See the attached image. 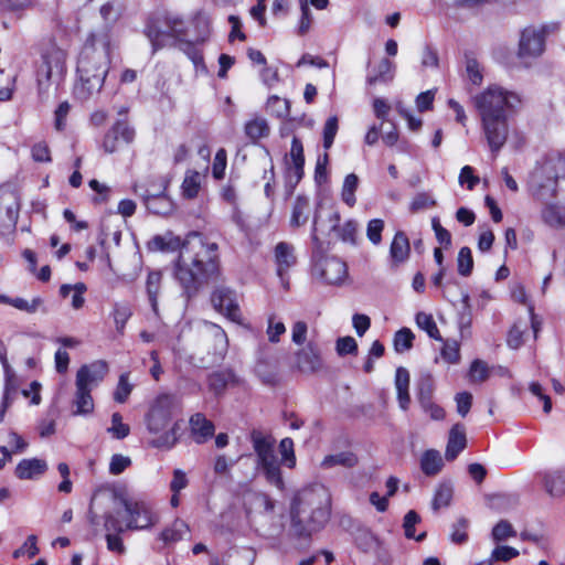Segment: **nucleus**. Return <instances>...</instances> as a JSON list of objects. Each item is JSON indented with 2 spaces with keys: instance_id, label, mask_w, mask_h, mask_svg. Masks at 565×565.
I'll use <instances>...</instances> for the list:
<instances>
[{
  "instance_id": "nucleus-56",
  "label": "nucleus",
  "mask_w": 565,
  "mask_h": 565,
  "mask_svg": "<svg viewBox=\"0 0 565 565\" xmlns=\"http://www.w3.org/2000/svg\"><path fill=\"white\" fill-rule=\"evenodd\" d=\"M338 132V118L335 116L329 117L323 127V147L329 149Z\"/></svg>"
},
{
  "instance_id": "nucleus-51",
  "label": "nucleus",
  "mask_w": 565,
  "mask_h": 565,
  "mask_svg": "<svg viewBox=\"0 0 565 565\" xmlns=\"http://www.w3.org/2000/svg\"><path fill=\"white\" fill-rule=\"evenodd\" d=\"M491 535H492L493 541L500 542V541H504L509 537H514L516 535V532L509 521L501 520L492 529Z\"/></svg>"
},
{
  "instance_id": "nucleus-26",
  "label": "nucleus",
  "mask_w": 565,
  "mask_h": 565,
  "mask_svg": "<svg viewBox=\"0 0 565 565\" xmlns=\"http://www.w3.org/2000/svg\"><path fill=\"white\" fill-rule=\"evenodd\" d=\"M161 282L162 274L160 271L153 270L148 274L146 280V292L151 306V310L157 318L160 317L158 297L161 289Z\"/></svg>"
},
{
  "instance_id": "nucleus-61",
  "label": "nucleus",
  "mask_w": 565,
  "mask_h": 565,
  "mask_svg": "<svg viewBox=\"0 0 565 565\" xmlns=\"http://www.w3.org/2000/svg\"><path fill=\"white\" fill-rule=\"evenodd\" d=\"M225 169H226V152L224 149H220L214 157V161H213V166H212V174H213L214 179H216V180L223 179Z\"/></svg>"
},
{
  "instance_id": "nucleus-44",
  "label": "nucleus",
  "mask_w": 565,
  "mask_h": 565,
  "mask_svg": "<svg viewBox=\"0 0 565 565\" xmlns=\"http://www.w3.org/2000/svg\"><path fill=\"white\" fill-rule=\"evenodd\" d=\"M131 316V310L126 303H115L113 309V317L118 332H122L128 319Z\"/></svg>"
},
{
  "instance_id": "nucleus-12",
  "label": "nucleus",
  "mask_w": 565,
  "mask_h": 565,
  "mask_svg": "<svg viewBox=\"0 0 565 565\" xmlns=\"http://www.w3.org/2000/svg\"><path fill=\"white\" fill-rule=\"evenodd\" d=\"M169 181L167 179H160L158 188L152 191L146 189L141 193V198L146 207L153 214L157 215H169L173 211V202L166 194Z\"/></svg>"
},
{
  "instance_id": "nucleus-28",
  "label": "nucleus",
  "mask_w": 565,
  "mask_h": 565,
  "mask_svg": "<svg viewBox=\"0 0 565 565\" xmlns=\"http://www.w3.org/2000/svg\"><path fill=\"white\" fill-rule=\"evenodd\" d=\"M444 467V460L438 450L428 449L420 457V469L426 476H436Z\"/></svg>"
},
{
  "instance_id": "nucleus-47",
  "label": "nucleus",
  "mask_w": 565,
  "mask_h": 565,
  "mask_svg": "<svg viewBox=\"0 0 565 565\" xmlns=\"http://www.w3.org/2000/svg\"><path fill=\"white\" fill-rule=\"evenodd\" d=\"M279 451L281 455V462L288 468L296 466V456L294 450V441L291 438H284L279 444Z\"/></svg>"
},
{
  "instance_id": "nucleus-23",
  "label": "nucleus",
  "mask_w": 565,
  "mask_h": 565,
  "mask_svg": "<svg viewBox=\"0 0 565 565\" xmlns=\"http://www.w3.org/2000/svg\"><path fill=\"white\" fill-rule=\"evenodd\" d=\"M409 381V372L405 367H397L395 372V388L398 405L403 411H407L411 404Z\"/></svg>"
},
{
  "instance_id": "nucleus-9",
  "label": "nucleus",
  "mask_w": 565,
  "mask_h": 565,
  "mask_svg": "<svg viewBox=\"0 0 565 565\" xmlns=\"http://www.w3.org/2000/svg\"><path fill=\"white\" fill-rule=\"evenodd\" d=\"M42 63L36 71L40 92L46 89L53 77H61L65 70L66 53L54 42H49L41 52Z\"/></svg>"
},
{
  "instance_id": "nucleus-10",
  "label": "nucleus",
  "mask_w": 565,
  "mask_h": 565,
  "mask_svg": "<svg viewBox=\"0 0 565 565\" xmlns=\"http://www.w3.org/2000/svg\"><path fill=\"white\" fill-rule=\"evenodd\" d=\"M126 512V523L128 530H146L156 523L154 514L149 504L142 500H135L122 494L116 495Z\"/></svg>"
},
{
  "instance_id": "nucleus-29",
  "label": "nucleus",
  "mask_w": 565,
  "mask_h": 565,
  "mask_svg": "<svg viewBox=\"0 0 565 565\" xmlns=\"http://www.w3.org/2000/svg\"><path fill=\"white\" fill-rule=\"evenodd\" d=\"M76 393L74 398V405L76 409L74 415H87L94 411V399L92 397V390L89 387L75 384Z\"/></svg>"
},
{
  "instance_id": "nucleus-48",
  "label": "nucleus",
  "mask_w": 565,
  "mask_h": 565,
  "mask_svg": "<svg viewBox=\"0 0 565 565\" xmlns=\"http://www.w3.org/2000/svg\"><path fill=\"white\" fill-rule=\"evenodd\" d=\"M298 2L301 11V17L299 20L297 33L298 35L302 36L306 33H308L311 28L312 15L308 4V0H298Z\"/></svg>"
},
{
  "instance_id": "nucleus-45",
  "label": "nucleus",
  "mask_w": 565,
  "mask_h": 565,
  "mask_svg": "<svg viewBox=\"0 0 565 565\" xmlns=\"http://www.w3.org/2000/svg\"><path fill=\"white\" fill-rule=\"evenodd\" d=\"M414 334L407 329L403 328L395 333L394 349L396 352H404L413 347Z\"/></svg>"
},
{
  "instance_id": "nucleus-58",
  "label": "nucleus",
  "mask_w": 565,
  "mask_h": 565,
  "mask_svg": "<svg viewBox=\"0 0 565 565\" xmlns=\"http://www.w3.org/2000/svg\"><path fill=\"white\" fill-rule=\"evenodd\" d=\"M335 351L339 355L355 354L358 352V343L352 337L339 338L335 342Z\"/></svg>"
},
{
  "instance_id": "nucleus-7",
  "label": "nucleus",
  "mask_w": 565,
  "mask_h": 565,
  "mask_svg": "<svg viewBox=\"0 0 565 565\" xmlns=\"http://www.w3.org/2000/svg\"><path fill=\"white\" fill-rule=\"evenodd\" d=\"M565 174V157L550 152L536 161L530 172L527 185L532 194L540 200L556 196L557 182Z\"/></svg>"
},
{
  "instance_id": "nucleus-43",
  "label": "nucleus",
  "mask_w": 565,
  "mask_h": 565,
  "mask_svg": "<svg viewBox=\"0 0 565 565\" xmlns=\"http://www.w3.org/2000/svg\"><path fill=\"white\" fill-rule=\"evenodd\" d=\"M268 110L278 118H285L289 115V102L276 95L267 99Z\"/></svg>"
},
{
  "instance_id": "nucleus-13",
  "label": "nucleus",
  "mask_w": 565,
  "mask_h": 565,
  "mask_svg": "<svg viewBox=\"0 0 565 565\" xmlns=\"http://www.w3.org/2000/svg\"><path fill=\"white\" fill-rule=\"evenodd\" d=\"M295 363L298 371L305 374H315L323 369V359L318 343L309 341L295 353Z\"/></svg>"
},
{
  "instance_id": "nucleus-5",
  "label": "nucleus",
  "mask_w": 565,
  "mask_h": 565,
  "mask_svg": "<svg viewBox=\"0 0 565 565\" xmlns=\"http://www.w3.org/2000/svg\"><path fill=\"white\" fill-rule=\"evenodd\" d=\"M328 499L323 493L303 491L291 508V527L298 536H310L329 520Z\"/></svg>"
},
{
  "instance_id": "nucleus-33",
  "label": "nucleus",
  "mask_w": 565,
  "mask_h": 565,
  "mask_svg": "<svg viewBox=\"0 0 565 565\" xmlns=\"http://www.w3.org/2000/svg\"><path fill=\"white\" fill-rule=\"evenodd\" d=\"M189 532L188 524L182 520H175L170 526L164 529L161 534L160 539L166 544L175 543Z\"/></svg>"
},
{
  "instance_id": "nucleus-59",
  "label": "nucleus",
  "mask_w": 565,
  "mask_h": 565,
  "mask_svg": "<svg viewBox=\"0 0 565 565\" xmlns=\"http://www.w3.org/2000/svg\"><path fill=\"white\" fill-rule=\"evenodd\" d=\"M518 555H519V551L516 548L511 547V546L500 545V546H497L492 551L491 557L489 559H491V562H493V561L508 562V561L516 557Z\"/></svg>"
},
{
  "instance_id": "nucleus-60",
  "label": "nucleus",
  "mask_w": 565,
  "mask_h": 565,
  "mask_svg": "<svg viewBox=\"0 0 565 565\" xmlns=\"http://www.w3.org/2000/svg\"><path fill=\"white\" fill-rule=\"evenodd\" d=\"M469 375L473 382H483L489 376L488 365L481 360H475L471 363Z\"/></svg>"
},
{
  "instance_id": "nucleus-21",
  "label": "nucleus",
  "mask_w": 565,
  "mask_h": 565,
  "mask_svg": "<svg viewBox=\"0 0 565 565\" xmlns=\"http://www.w3.org/2000/svg\"><path fill=\"white\" fill-rule=\"evenodd\" d=\"M191 433L198 444L205 443L214 434V425L203 414L196 413L190 418Z\"/></svg>"
},
{
  "instance_id": "nucleus-53",
  "label": "nucleus",
  "mask_w": 565,
  "mask_h": 565,
  "mask_svg": "<svg viewBox=\"0 0 565 565\" xmlns=\"http://www.w3.org/2000/svg\"><path fill=\"white\" fill-rule=\"evenodd\" d=\"M384 230V221L381 218H373L369 221L366 227V236L370 242L374 245H379L382 242V232Z\"/></svg>"
},
{
  "instance_id": "nucleus-4",
  "label": "nucleus",
  "mask_w": 565,
  "mask_h": 565,
  "mask_svg": "<svg viewBox=\"0 0 565 565\" xmlns=\"http://www.w3.org/2000/svg\"><path fill=\"white\" fill-rule=\"evenodd\" d=\"M181 409L180 398L170 393L159 394L146 415V427L150 434L149 445L159 449H171L178 443L180 425L172 422Z\"/></svg>"
},
{
  "instance_id": "nucleus-49",
  "label": "nucleus",
  "mask_w": 565,
  "mask_h": 565,
  "mask_svg": "<svg viewBox=\"0 0 565 565\" xmlns=\"http://www.w3.org/2000/svg\"><path fill=\"white\" fill-rule=\"evenodd\" d=\"M466 73L473 85H480L483 79L482 68L479 62L472 56H466Z\"/></svg>"
},
{
  "instance_id": "nucleus-14",
  "label": "nucleus",
  "mask_w": 565,
  "mask_h": 565,
  "mask_svg": "<svg viewBox=\"0 0 565 565\" xmlns=\"http://www.w3.org/2000/svg\"><path fill=\"white\" fill-rule=\"evenodd\" d=\"M211 301L215 310L224 315L232 321H239L241 312L233 290L226 287L216 288L211 296Z\"/></svg>"
},
{
  "instance_id": "nucleus-18",
  "label": "nucleus",
  "mask_w": 565,
  "mask_h": 565,
  "mask_svg": "<svg viewBox=\"0 0 565 565\" xmlns=\"http://www.w3.org/2000/svg\"><path fill=\"white\" fill-rule=\"evenodd\" d=\"M329 232L328 235L334 233L337 238L343 243L355 245L358 222L354 220H348L342 225L340 224V213L332 211L328 215Z\"/></svg>"
},
{
  "instance_id": "nucleus-55",
  "label": "nucleus",
  "mask_w": 565,
  "mask_h": 565,
  "mask_svg": "<svg viewBox=\"0 0 565 565\" xmlns=\"http://www.w3.org/2000/svg\"><path fill=\"white\" fill-rule=\"evenodd\" d=\"M43 306L41 297H34L31 301L17 297L13 301V307L26 313H34Z\"/></svg>"
},
{
  "instance_id": "nucleus-25",
  "label": "nucleus",
  "mask_w": 565,
  "mask_h": 565,
  "mask_svg": "<svg viewBox=\"0 0 565 565\" xmlns=\"http://www.w3.org/2000/svg\"><path fill=\"white\" fill-rule=\"evenodd\" d=\"M289 160V173L292 174L297 181H299L303 175L305 157L302 142L296 137L291 141Z\"/></svg>"
},
{
  "instance_id": "nucleus-31",
  "label": "nucleus",
  "mask_w": 565,
  "mask_h": 565,
  "mask_svg": "<svg viewBox=\"0 0 565 565\" xmlns=\"http://www.w3.org/2000/svg\"><path fill=\"white\" fill-rule=\"evenodd\" d=\"M202 175L195 170H188L181 184V195L184 199H195L201 190Z\"/></svg>"
},
{
  "instance_id": "nucleus-39",
  "label": "nucleus",
  "mask_w": 565,
  "mask_h": 565,
  "mask_svg": "<svg viewBox=\"0 0 565 565\" xmlns=\"http://www.w3.org/2000/svg\"><path fill=\"white\" fill-rule=\"evenodd\" d=\"M393 74L394 64L390 60L383 58L377 65V74L367 76L366 81L370 85H373L380 81H391L393 78Z\"/></svg>"
},
{
  "instance_id": "nucleus-46",
  "label": "nucleus",
  "mask_w": 565,
  "mask_h": 565,
  "mask_svg": "<svg viewBox=\"0 0 565 565\" xmlns=\"http://www.w3.org/2000/svg\"><path fill=\"white\" fill-rule=\"evenodd\" d=\"M434 383L430 376L422 377L417 384L416 397L419 405L433 401Z\"/></svg>"
},
{
  "instance_id": "nucleus-32",
  "label": "nucleus",
  "mask_w": 565,
  "mask_h": 565,
  "mask_svg": "<svg viewBox=\"0 0 565 565\" xmlns=\"http://www.w3.org/2000/svg\"><path fill=\"white\" fill-rule=\"evenodd\" d=\"M543 222L552 228L565 227V213L556 204H546L542 210Z\"/></svg>"
},
{
  "instance_id": "nucleus-63",
  "label": "nucleus",
  "mask_w": 565,
  "mask_h": 565,
  "mask_svg": "<svg viewBox=\"0 0 565 565\" xmlns=\"http://www.w3.org/2000/svg\"><path fill=\"white\" fill-rule=\"evenodd\" d=\"M308 324L305 321H297L291 327V341L296 345H302L307 341Z\"/></svg>"
},
{
  "instance_id": "nucleus-38",
  "label": "nucleus",
  "mask_w": 565,
  "mask_h": 565,
  "mask_svg": "<svg viewBox=\"0 0 565 565\" xmlns=\"http://www.w3.org/2000/svg\"><path fill=\"white\" fill-rule=\"evenodd\" d=\"M416 324L418 328L426 331L429 338L441 341L439 330L431 315L418 312L416 315Z\"/></svg>"
},
{
  "instance_id": "nucleus-19",
  "label": "nucleus",
  "mask_w": 565,
  "mask_h": 565,
  "mask_svg": "<svg viewBox=\"0 0 565 565\" xmlns=\"http://www.w3.org/2000/svg\"><path fill=\"white\" fill-rule=\"evenodd\" d=\"M104 527L107 532L106 541L108 550L122 553L125 547L119 535L127 530L124 523L109 512L105 514Z\"/></svg>"
},
{
  "instance_id": "nucleus-24",
  "label": "nucleus",
  "mask_w": 565,
  "mask_h": 565,
  "mask_svg": "<svg viewBox=\"0 0 565 565\" xmlns=\"http://www.w3.org/2000/svg\"><path fill=\"white\" fill-rule=\"evenodd\" d=\"M245 137L253 143L266 138L270 134V127L266 118L255 116L244 124Z\"/></svg>"
},
{
  "instance_id": "nucleus-37",
  "label": "nucleus",
  "mask_w": 565,
  "mask_h": 565,
  "mask_svg": "<svg viewBox=\"0 0 565 565\" xmlns=\"http://www.w3.org/2000/svg\"><path fill=\"white\" fill-rule=\"evenodd\" d=\"M309 201L307 199L298 198L296 200L290 224L291 226H301L308 221Z\"/></svg>"
},
{
  "instance_id": "nucleus-11",
  "label": "nucleus",
  "mask_w": 565,
  "mask_h": 565,
  "mask_svg": "<svg viewBox=\"0 0 565 565\" xmlns=\"http://www.w3.org/2000/svg\"><path fill=\"white\" fill-rule=\"evenodd\" d=\"M559 29L558 23L552 22L545 25H542L539 29L535 28H526L522 32L520 45H519V54L520 56H532L536 57L541 55L545 47V36L547 34L554 33Z\"/></svg>"
},
{
  "instance_id": "nucleus-41",
  "label": "nucleus",
  "mask_w": 565,
  "mask_h": 565,
  "mask_svg": "<svg viewBox=\"0 0 565 565\" xmlns=\"http://www.w3.org/2000/svg\"><path fill=\"white\" fill-rule=\"evenodd\" d=\"M419 521H420V518L417 514V512H415L414 510H411L405 514L403 527H404L405 536L407 539H414L416 541H423L425 539V536H426L425 533H422L419 535L415 534V525L417 523H419Z\"/></svg>"
},
{
  "instance_id": "nucleus-2",
  "label": "nucleus",
  "mask_w": 565,
  "mask_h": 565,
  "mask_svg": "<svg viewBox=\"0 0 565 565\" xmlns=\"http://www.w3.org/2000/svg\"><path fill=\"white\" fill-rule=\"evenodd\" d=\"M520 103L521 99L515 93L495 85L473 97L484 138L494 157L505 145L509 116Z\"/></svg>"
},
{
  "instance_id": "nucleus-62",
  "label": "nucleus",
  "mask_w": 565,
  "mask_h": 565,
  "mask_svg": "<svg viewBox=\"0 0 565 565\" xmlns=\"http://www.w3.org/2000/svg\"><path fill=\"white\" fill-rule=\"evenodd\" d=\"M285 332H286V327L281 321H275L274 317H270L268 319V327H267L266 333L268 335V340L271 343L279 342L280 335L284 334Z\"/></svg>"
},
{
  "instance_id": "nucleus-64",
  "label": "nucleus",
  "mask_w": 565,
  "mask_h": 565,
  "mask_svg": "<svg viewBox=\"0 0 565 565\" xmlns=\"http://www.w3.org/2000/svg\"><path fill=\"white\" fill-rule=\"evenodd\" d=\"M31 154L34 161L38 162H51V151L46 142H36L32 149Z\"/></svg>"
},
{
  "instance_id": "nucleus-50",
  "label": "nucleus",
  "mask_w": 565,
  "mask_h": 565,
  "mask_svg": "<svg viewBox=\"0 0 565 565\" xmlns=\"http://www.w3.org/2000/svg\"><path fill=\"white\" fill-rule=\"evenodd\" d=\"M107 431L116 439H124L129 435L130 428L127 424L122 423V417L119 413H114L111 415V426Z\"/></svg>"
},
{
  "instance_id": "nucleus-27",
  "label": "nucleus",
  "mask_w": 565,
  "mask_h": 565,
  "mask_svg": "<svg viewBox=\"0 0 565 565\" xmlns=\"http://www.w3.org/2000/svg\"><path fill=\"white\" fill-rule=\"evenodd\" d=\"M544 487L547 493L554 498L565 495V468L545 473Z\"/></svg>"
},
{
  "instance_id": "nucleus-22",
  "label": "nucleus",
  "mask_w": 565,
  "mask_h": 565,
  "mask_svg": "<svg viewBox=\"0 0 565 565\" xmlns=\"http://www.w3.org/2000/svg\"><path fill=\"white\" fill-rule=\"evenodd\" d=\"M47 469L44 460L32 458L21 460L15 468V476L21 480L34 479L43 475Z\"/></svg>"
},
{
  "instance_id": "nucleus-30",
  "label": "nucleus",
  "mask_w": 565,
  "mask_h": 565,
  "mask_svg": "<svg viewBox=\"0 0 565 565\" xmlns=\"http://www.w3.org/2000/svg\"><path fill=\"white\" fill-rule=\"evenodd\" d=\"M411 252L408 237L404 232H397L392 241L390 247V254L394 262L403 263L405 262Z\"/></svg>"
},
{
  "instance_id": "nucleus-1",
  "label": "nucleus",
  "mask_w": 565,
  "mask_h": 565,
  "mask_svg": "<svg viewBox=\"0 0 565 565\" xmlns=\"http://www.w3.org/2000/svg\"><path fill=\"white\" fill-rule=\"evenodd\" d=\"M151 252L179 250L173 263V277L186 300L195 297L204 284L220 274L218 245L206 242L200 234L191 233L182 241L172 232L156 235L148 242Z\"/></svg>"
},
{
  "instance_id": "nucleus-34",
  "label": "nucleus",
  "mask_w": 565,
  "mask_h": 565,
  "mask_svg": "<svg viewBox=\"0 0 565 565\" xmlns=\"http://www.w3.org/2000/svg\"><path fill=\"white\" fill-rule=\"evenodd\" d=\"M454 487L450 482H441L436 491L433 499V509L439 510L440 508L448 507L452 500Z\"/></svg>"
},
{
  "instance_id": "nucleus-40",
  "label": "nucleus",
  "mask_w": 565,
  "mask_h": 565,
  "mask_svg": "<svg viewBox=\"0 0 565 565\" xmlns=\"http://www.w3.org/2000/svg\"><path fill=\"white\" fill-rule=\"evenodd\" d=\"M457 266L458 273L463 277H468L472 273L473 259L469 247L463 246L460 248L457 257Z\"/></svg>"
},
{
  "instance_id": "nucleus-20",
  "label": "nucleus",
  "mask_w": 565,
  "mask_h": 565,
  "mask_svg": "<svg viewBox=\"0 0 565 565\" xmlns=\"http://www.w3.org/2000/svg\"><path fill=\"white\" fill-rule=\"evenodd\" d=\"M466 445L467 439L465 426L461 424H455L449 431L445 452L446 459L449 461L455 460L458 455L466 448Z\"/></svg>"
},
{
  "instance_id": "nucleus-42",
  "label": "nucleus",
  "mask_w": 565,
  "mask_h": 565,
  "mask_svg": "<svg viewBox=\"0 0 565 565\" xmlns=\"http://www.w3.org/2000/svg\"><path fill=\"white\" fill-rule=\"evenodd\" d=\"M469 521L466 518L458 519L451 527L450 539L455 544H463L468 541Z\"/></svg>"
},
{
  "instance_id": "nucleus-16",
  "label": "nucleus",
  "mask_w": 565,
  "mask_h": 565,
  "mask_svg": "<svg viewBox=\"0 0 565 565\" xmlns=\"http://www.w3.org/2000/svg\"><path fill=\"white\" fill-rule=\"evenodd\" d=\"M276 271L284 286L288 285L286 274L297 264L295 246L288 242H279L274 248Z\"/></svg>"
},
{
  "instance_id": "nucleus-57",
  "label": "nucleus",
  "mask_w": 565,
  "mask_h": 565,
  "mask_svg": "<svg viewBox=\"0 0 565 565\" xmlns=\"http://www.w3.org/2000/svg\"><path fill=\"white\" fill-rule=\"evenodd\" d=\"M130 465L131 459L128 456L115 454L110 458L109 472L114 476H118L124 472Z\"/></svg>"
},
{
  "instance_id": "nucleus-35",
  "label": "nucleus",
  "mask_w": 565,
  "mask_h": 565,
  "mask_svg": "<svg viewBox=\"0 0 565 565\" xmlns=\"http://www.w3.org/2000/svg\"><path fill=\"white\" fill-rule=\"evenodd\" d=\"M359 186V178L355 173H350L345 177L342 185L341 198L342 201L350 207L354 206L355 191Z\"/></svg>"
},
{
  "instance_id": "nucleus-6",
  "label": "nucleus",
  "mask_w": 565,
  "mask_h": 565,
  "mask_svg": "<svg viewBox=\"0 0 565 565\" xmlns=\"http://www.w3.org/2000/svg\"><path fill=\"white\" fill-rule=\"evenodd\" d=\"M143 34L149 40L152 53L168 46L190 44L185 42L186 28L183 19L174 13H157L147 20Z\"/></svg>"
},
{
  "instance_id": "nucleus-8",
  "label": "nucleus",
  "mask_w": 565,
  "mask_h": 565,
  "mask_svg": "<svg viewBox=\"0 0 565 565\" xmlns=\"http://www.w3.org/2000/svg\"><path fill=\"white\" fill-rule=\"evenodd\" d=\"M318 215L313 217L311 238L315 248L311 257V275L324 285L342 286L349 278L348 265L335 255L326 254L318 237Z\"/></svg>"
},
{
  "instance_id": "nucleus-3",
  "label": "nucleus",
  "mask_w": 565,
  "mask_h": 565,
  "mask_svg": "<svg viewBox=\"0 0 565 565\" xmlns=\"http://www.w3.org/2000/svg\"><path fill=\"white\" fill-rule=\"evenodd\" d=\"M109 64L110 44L107 40L86 42L77 62L79 82L75 86V94L79 99H88L100 92Z\"/></svg>"
},
{
  "instance_id": "nucleus-52",
  "label": "nucleus",
  "mask_w": 565,
  "mask_h": 565,
  "mask_svg": "<svg viewBox=\"0 0 565 565\" xmlns=\"http://www.w3.org/2000/svg\"><path fill=\"white\" fill-rule=\"evenodd\" d=\"M262 470L265 475L266 480L270 484L275 486L279 490H284L285 482L281 476L280 462L265 467Z\"/></svg>"
},
{
  "instance_id": "nucleus-15",
  "label": "nucleus",
  "mask_w": 565,
  "mask_h": 565,
  "mask_svg": "<svg viewBox=\"0 0 565 565\" xmlns=\"http://www.w3.org/2000/svg\"><path fill=\"white\" fill-rule=\"evenodd\" d=\"M250 439L257 456V465L260 469L279 462L275 452L274 440L270 437H266L260 431L254 430L250 435Z\"/></svg>"
},
{
  "instance_id": "nucleus-54",
  "label": "nucleus",
  "mask_w": 565,
  "mask_h": 565,
  "mask_svg": "<svg viewBox=\"0 0 565 565\" xmlns=\"http://www.w3.org/2000/svg\"><path fill=\"white\" fill-rule=\"evenodd\" d=\"M132 391V385L128 381V374H121L114 393V399L118 403H125Z\"/></svg>"
},
{
  "instance_id": "nucleus-36",
  "label": "nucleus",
  "mask_w": 565,
  "mask_h": 565,
  "mask_svg": "<svg viewBox=\"0 0 565 565\" xmlns=\"http://www.w3.org/2000/svg\"><path fill=\"white\" fill-rule=\"evenodd\" d=\"M356 463V457L352 452H339L327 456L322 461V467L332 468L334 466L353 467Z\"/></svg>"
},
{
  "instance_id": "nucleus-17",
  "label": "nucleus",
  "mask_w": 565,
  "mask_h": 565,
  "mask_svg": "<svg viewBox=\"0 0 565 565\" xmlns=\"http://www.w3.org/2000/svg\"><path fill=\"white\" fill-rule=\"evenodd\" d=\"M108 373V364L103 360L94 361L90 364L82 365L76 373L75 384L93 390Z\"/></svg>"
}]
</instances>
